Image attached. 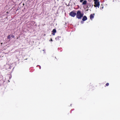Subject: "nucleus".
Returning a JSON list of instances; mask_svg holds the SVG:
<instances>
[{"label":"nucleus","mask_w":120,"mask_h":120,"mask_svg":"<svg viewBox=\"0 0 120 120\" xmlns=\"http://www.w3.org/2000/svg\"><path fill=\"white\" fill-rule=\"evenodd\" d=\"M83 14L81 13V11L80 10L78 11L76 14V17L79 19H81L83 17Z\"/></svg>","instance_id":"1"},{"label":"nucleus","mask_w":120,"mask_h":120,"mask_svg":"<svg viewBox=\"0 0 120 120\" xmlns=\"http://www.w3.org/2000/svg\"><path fill=\"white\" fill-rule=\"evenodd\" d=\"M94 6L95 7L99 8L100 5V3L98 0H94Z\"/></svg>","instance_id":"2"},{"label":"nucleus","mask_w":120,"mask_h":120,"mask_svg":"<svg viewBox=\"0 0 120 120\" xmlns=\"http://www.w3.org/2000/svg\"><path fill=\"white\" fill-rule=\"evenodd\" d=\"M69 15L71 17H74L76 15V13L74 11H72L70 13Z\"/></svg>","instance_id":"3"},{"label":"nucleus","mask_w":120,"mask_h":120,"mask_svg":"<svg viewBox=\"0 0 120 120\" xmlns=\"http://www.w3.org/2000/svg\"><path fill=\"white\" fill-rule=\"evenodd\" d=\"M56 40L58 42H61V38L60 37L58 36L56 38Z\"/></svg>","instance_id":"4"},{"label":"nucleus","mask_w":120,"mask_h":120,"mask_svg":"<svg viewBox=\"0 0 120 120\" xmlns=\"http://www.w3.org/2000/svg\"><path fill=\"white\" fill-rule=\"evenodd\" d=\"M95 14H91L90 15V19L92 20L94 18Z\"/></svg>","instance_id":"5"},{"label":"nucleus","mask_w":120,"mask_h":120,"mask_svg":"<svg viewBox=\"0 0 120 120\" xmlns=\"http://www.w3.org/2000/svg\"><path fill=\"white\" fill-rule=\"evenodd\" d=\"M87 19V18L85 15L82 18V20L83 21H84Z\"/></svg>","instance_id":"6"},{"label":"nucleus","mask_w":120,"mask_h":120,"mask_svg":"<svg viewBox=\"0 0 120 120\" xmlns=\"http://www.w3.org/2000/svg\"><path fill=\"white\" fill-rule=\"evenodd\" d=\"M52 32L53 33H54L53 34H52L53 35H54L55 34L54 33H56V30L55 29H53L52 31Z\"/></svg>","instance_id":"7"},{"label":"nucleus","mask_w":120,"mask_h":120,"mask_svg":"<svg viewBox=\"0 0 120 120\" xmlns=\"http://www.w3.org/2000/svg\"><path fill=\"white\" fill-rule=\"evenodd\" d=\"M87 2V1L86 0H85L83 2L82 4L83 5H85L86 4Z\"/></svg>","instance_id":"8"},{"label":"nucleus","mask_w":120,"mask_h":120,"mask_svg":"<svg viewBox=\"0 0 120 120\" xmlns=\"http://www.w3.org/2000/svg\"><path fill=\"white\" fill-rule=\"evenodd\" d=\"M11 38V36L10 35H8L7 37V38L9 39H10Z\"/></svg>","instance_id":"9"},{"label":"nucleus","mask_w":120,"mask_h":120,"mask_svg":"<svg viewBox=\"0 0 120 120\" xmlns=\"http://www.w3.org/2000/svg\"><path fill=\"white\" fill-rule=\"evenodd\" d=\"M103 8V5H101V7L100 8V9H101L102 10V9Z\"/></svg>","instance_id":"10"},{"label":"nucleus","mask_w":120,"mask_h":120,"mask_svg":"<svg viewBox=\"0 0 120 120\" xmlns=\"http://www.w3.org/2000/svg\"><path fill=\"white\" fill-rule=\"evenodd\" d=\"M37 67H38L40 69H41V66L39 65H38L37 66Z\"/></svg>","instance_id":"11"},{"label":"nucleus","mask_w":120,"mask_h":120,"mask_svg":"<svg viewBox=\"0 0 120 120\" xmlns=\"http://www.w3.org/2000/svg\"><path fill=\"white\" fill-rule=\"evenodd\" d=\"M11 37L13 38H14L15 37V36L14 35H12L11 34Z\"/></svg>","instance_id":"12"},{"label":"nucleus","mask_w":120,"mask_h":120,"mask_svg":"<svg viewBox=\"0 0 120 120\" xmlns=\"http://www.w3.org/2000/svg\"><path fill=\"white\" fill-rule=\"evenodd\" d=\"M84 0H80V2H82V1H83Z\"/></svg>","instance_id":"13"},{"label":"nucleus","mask_w":120,"mask_h":120,"mask_svg":"<svg viewBox=\"0 0 120 120\" xmlns=\"http://www.w3.org/2000/svg\"><path fill=\"white\" fill-rule=\"evenodd\" d=\"M50 41H52V38H51V39L49 40Z\"/></svg>","instance_id":"14"},{"label":"nucleus","mask_w":120,"mask_h":120,"mask_svg":"<svg viewBox=\"0 0 120 120\" xmlns=\"http://www.w3.org/2000/svg\"><path fill=\"white\" fill-rule=\"evenodd\" d=\"M88 4V5H90V4Z\"/></svg>","instance_id":"15"},{"label":"nucleus","mask_w":120,"mask_h":120,"mask_svg":"<svg viewBox=\"0 0 120 120\" xmlns=\"http://www.w3.org/2000/svg\"><path fill=\"white\" fill-rule=\"evenodd\" d=\"M42 50H43V51H44L45 50L44 49H43Z\"/></svg>","instance_id":"16"},{"label":"nucleus","mask_w":120,"mask_h":120,"mask_svg":"<svg viewBox=\"0 0 120 120\" xmlns=\"http://www.w3.org/2000/svg\"><path fill=\"white\" fill-rule=\"evenodd\" d=\"M44 36H45V34H44Z\"/></svg>","instance_id":"17"},{"label":"nucleus","mask_w":120,"mask_h":120,"mask_svg":"<svg viewBox=\"0 0 120 120\" xmlns=\"http://www.w3.org/2000/svg\"><path fill=\"white\" fill-rule=\"evenodd\" d=\"M8 81H9V82H10V81H9V80H8Z\"/></svg>","instance_id":"18"},{"label":"nucleus","mask_w":120,"mask_h":120,"mask_svg":"<svg viewBox=\"0 0 120 120\" xmlns=\"http://www.w3.org/2000/svg\"><path fill=\"white\" fill-rule=\"evenodd\" d=\"M87 6V7L88 8V6Z\"/></svg>","instance_id":"19"}]
</instances>
